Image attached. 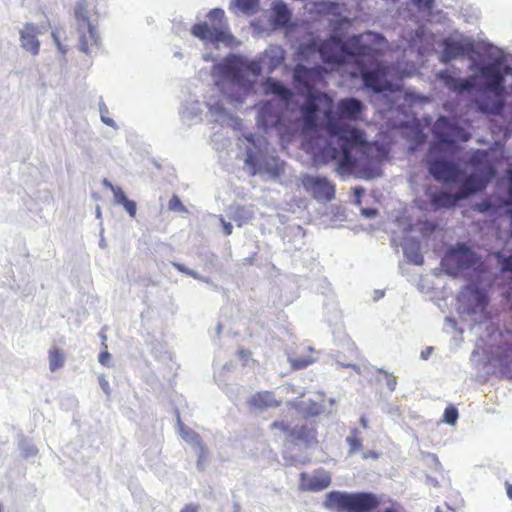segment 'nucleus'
I'll return each mask as SVG.
<instances>
[{
	"label": "nucleus",
	"mask_w": 512,
	"mask_h": 512,
	"mask_svg": "<svg viewBox=\"0 0 512 512\" xmlns=\"http://www.w3.org/2000/svg\"><path fill=\"white\" fill-rule=\"evenodd\" d=\"M364 111L363 102L353 97L340 99L334 109L325 111V129L336 138L337 147H324L322 156L326 161H337V171L342 175L364 172L388 159L386 146L368 142L363 130L341 123L361 120Z\"/></svg>",
	"instance_id": "1"
},
{
	"label": "nucleus",
	"mask_w": 512,
	"mask_h": 512,
	"mask_svg": "<svg viewBox=\"0 0 512 512\" xmlns=\"http://www.w3.org/2000/svg\"><path fill=\"white\" fill-rule=\"evenodd\" d=\"M382 39L381 36L371 32L354 35L345 42L338 37H331L318 47L316 43L300 46L299 54L306 56L318 51L323 62L331 65L355 62L357 58L366 56L375 59L378 56V51L373 44Z\"/></svg>",
	"instance_id": "2"
},
{
	"label": "nucleus",
	"mask_w": 512,
	"mask_h": 512,
	"mask_svg": "<svg viewBox=\"0 0 512 512\" xmlns=\"http://www.w3.org/2000/svg\"><path fill=\"white\" fill-rule=\"evenodd\" d=\"M382 504V497L371 492L331 491L325 497V507L334 512H372Z\"/></svg>",
	"instance_id": "3"
},
{
	"label": "nucleus",
	"mask_w": 512,
	"mask_h": 512,
	"mask_svg": "<svg viewBox=\"0 0 512 512\" xmlns=\"http://www.w3.org/2000/svg\"><path fill=\"white\" fill-rule=\"evenodd\" d=\"M208 22L196 23L191 28L194 37L212 44L224 43L229 45L234 38L228 31L225 12L221 8H214L207 14Z\"/></svg>",
	"instance_id": "4"
},
{
	"label": "nucleus",
	"mask_w": 512,
	"mask_h": 512,
	"mask_svg": "<svg viewBox=\"0 0 512 512\" xmlns=\"http://www.w3.org/2000/svg\"><path fill=\"white\" fill-rule=\"evenodd\" d=\"M376 49L378 56L375 59L366 56L355 60V63L360 67L363 86L375 94L395 92L397 87L387 78V68L378 63L381 52L378 48Z\"/></svg>",
	"instance_id": "5"
},
{
	"label": "nucleus",
	"mask_w": 512,
	"mask_h": 512,
	"mask_svg": "<svg viewBox=\"0 0 512 512\" xmlns=\"http://www.w3.org/2000/svg\"><path fill=\"white\" fill-rule=\"evenodd\" d=\"M75 18L80 33L79 48L87 53L89 49L98 44V34L95 26L90 22L88 12L83 3H79L75 9Z\"/></svg>",
	"instance_id": "6"
},
{
	"label": "nucleus",
	"mask_w": 512,
	"mask_h": 512,
	"mask_svg": "<svg viewBox=\"0 0 512 512\" xmlns=\"http://www.w3.org/2000/svg\"><path fill=\"white\" fill-rule=\"evenodd\" d=\"M475 253L464 243H458L456 246L451 247L442 264L448 270L455 273L456 271L468 269L475 264Z\"/></svg>",
	"instance_id": "7"
},
{
	"label": "nucleus",
	"mask_w": 512,
	"mask_h": 512,
	"mask_svg": "<svg viewBox=\"0 0 512 512\" xmlns=\"http://www.w3.org/2000/svg\"><path fill=\"white\" fill-rule=\"evenodd\" d=\"M304 189L317 201H331L335 196V186L325 177L305 174L301 177Z\"/></svg>",
	"instance_id": "8"
},
{
	"label": "nucleus",
	"mask_w": 512,
	"mask_h": 512,
	"mask_svg": "<svg viewBox=\"0 0 512 512\" xmlns=\"http://www.w3.org/2000/svg\"><path fill=\"white\" fill-rule=\"evenodd\" d=\"M433 134L437 139V143H434L430 147V152L437 149L439 145H451L460 138L462 132L456 124L452 123L448 118L441 116L437 119L433 126Z\"/></svg>",
	"instance_id": "9"
},
{
	"label": "nucleus",
	"mask_w": 512,
	"mask_h": 512,
	"mask_svg": "<svg viewBox=\"0 0 512 512\" xmlns=\"http://www.w3.org/2000/svg\"><path fill=\"white\" fill-rule=\"evenodd\" d=\"M428 171L435 180L444 183H456L462 175L457 164L438 159L428 161Z\"/></svg>",
	"instance_id": "10"
},
{
	"label": "nucleus",
	"mask_w": 512,
	"mask_h": 512,
	"mask_svg": "<svg viewBox=\"0 0 512 512\" xmlns=\"http://www.w3.org/2000/svg\"><path fill=\"white\" fill-rule=\"evenodd\" d=\"M282 427L284 433L286 434V438L288 441L292 443L302 442L306 446H311L317 443L316 439V431L312 427H307L306 425H296L293 428H289L285 426L283 422H274L273 427Z\"/></svg>",
	"instance_id": "11"
},
{
	"label": "nucleus",
	"mask_w": 512,
	"mask_h": 512,
	"mask_svg": "<svg viewBox=\"0 0 512 512\" xmlns=\"http://www.w3.org/2000/svg\"><path fill=\"white\" fill-rule=\"evenodd\" d=\"M331 484V476L323 469L314 471L312 474L302 472L300 474L299 489L301 491L318 492L326 489Z\"/></svg>",
	"instance_id": "12"
},
{
	"label": "nucleus",
	"mask_w": 512,
	"mask_h": 512,
	"mask_svg": "<svg viewBox=\"0 0 512 512\" xmlns=\"http://www.w3.org/2000/svg\"><path fill=\"white\" fill-rule=\"evenodd\" d=\"M493 175L494 171L492 170V168H489L487 177L479 175L477 173H471L469 176L465 178L458 191L460 198L464 199L469 195H472L485 189Z\"/></svg>",
	"instance_id": "13"
},
{
	"label": "nucleus",
	"mask_w": 512,
	"mask_h": 512,
	"mask_svg": "<svg viewBox=\"0 0 512 512\" xmlns=\"http://www.w3.org/2000/svg\"><path fill=\"white\" fill-rule=\"evenodd\" d=\"M437 78L443 82L444 86L450 91L463 93L472 90L476 85V77L470 76L466 79L459 80L455 78L448 70H442L438 73Z\"/></svg>",
	"instance_id": "14"
},
{
	"label": "nucleus",
	"mask_w": 512,
	"mask_h": 512,
	"mask_svg": "<svg viewBox=\"0 0 512 512\" xmlns=\"http://www.w3.org/2000/svg\"><path fill=\"white\" fill-rule=\"evenodd\" d=\"M472 51L473 45L471 43H462L452 39H445L443 41L441 61L443 63H448L459 57L466 56Z\"/></svg>",
	"instance_id": "15"
},
{
	"label": "nucleus",
	"mask_w": 512,
	"mask_h": 512,
	"mask_svg": "<svg viewBox=\"0 0 512 512\" xmlns=\"http://www.w3.org/2000/svg\"><path fill=\"white\" fill-rule=\"evenodd\" d=\"M320 96L326 97L325 94L309 91L306 102L300 108L304 125L309 129H315L317 126V100Z\"/></svg>",
	"instance_id": "16"
},
{
	"label": "nucleus",
	"mask_w": 512,
	"mask_h": 512,
	"mask_svg": "<svg viewBox=\"0 0 512 512\" xmlns=\"http://www.w3.org/2000/svg\"><path fill=\"white\" fill-rule=\"evenodd\" d=\"M177 423H178V427H179L180 436L186 442H188L191 445H194L196 448H198V452H199V455H198V467L200 469H202L203 468V464L206 461L207 455H208V451H207L205 445L203 444L200 436L193 429H191L190 427L185 426L182 423L180 418H178Z\"/></svg>",
	"instance_id": "17"
},
{
	"label": "nucleus",
	"mask_w": 512,
	"mask_h": 512,
	"mask_svg": "<svg viewBox=\"0 0 512 512\" xmlns=\"http://www.w3.org/2000/svg\"><path fill=\"white\" fill-rule=\"evenodd\" d=\"M481 75L486 79V89L501 96L503 93L504 76L496 64H489L480 70Z\"/></svg>",
	"instance_id": "18"
},
{
	"label": "nucleus",
	"mask_w": 512,
	"mask_h": 512,
	"mask_svg": "<svg viewBox=\"0 0 512 512\" xmlns=\"http://www.w3.org/2000/svg\"><path fill=\"white\" fill-rule=\"evenodd\" d=\"M293 77L297 83L303 85L309 92L322 77V70L320 67L307 68L304 65L298 64L294 68Z\"/></svg>",
	"instance_id": "19"
},
{
	"label": "nucleus",
	"mask_w": 512,
	"mask_h": 512,
	"mask_svg": "<svg viewBox=\"0 0 512 512\" xmlns=\"http://www.w3.org/2000/svg\"><path fill=\"white\" fill-rule=\"evenodd\" d=\"M426 195L429 198L430 206L434 211L453 208L456 206L457 202L461 200L458 192L456 194H452L446 191H426Z\"/></svg>",
	"instance_id": "20"
},
{
	"label": "nucleus",
	"mask_w": 512,
	"mask_h": 512,
	"mask_svg": "<svg viewBox=\"0 0 512 512\" xmlns=\"http://www.w3.org/2000/svg\"><path fill=\"white\" fill-rule=\"evenodd\" d=\"M247 405L252 410H266L275 408L280 405L274 392L272 391H258L247 399Z\"/></svg>",
	"instance_id": "21"
},
{
	"label": "nucleus",
	"mask_w": 512,
	"mask_h": 512,
	"mask_svg": "<svg viewBox=\"0 0 512 512\" xmlns=\"http://www.w3.org/2000/svg\"><path fill=\"white\" fill-rule=\"evenodd\" d=\"M257 121L264 128H270L276 127L280 123L281 117L271 102H265L259 108Z\"/></svg>",
	"instance_id": "22"
},
{
	"label": "nucleus",
	"mask_w": 512,
	"mask_h": 512,
	"mask_svg": "<svg viewBox=\"0 0 512 512\" xmlns=\"http://www.w3.org/2000/svg\"><path fill=\"white\" fill-rule=\"evenodd\" d=\"M36 34L37 28L31 23H27L20 33L22 47L33 55L38 54L40 48V43L36 38Z\"/></svg>",
	"instance_id": "23"
},
{
	"label": "nucleus",
	"mask_w": 512,
	"mask_h": 512,
	"mask_svg": "<svg viewBox=\"0 0 512 512\" xmlns=\"http://www.w3.org/2000/svg\"><path fill=\"white\" fill-rule=\"evenodd\" d=\"M263 85H264L266 94H274L285 102H288L292 99V96H293L292 91L289 88H287L286 86H284L278 80H274L272 78H267Z\"/></svg>",
	"instance_id": "24"
},
{
	"label": "nucleus",
	"mask_w": 512,
	"mask_h": 512,
	"mask_svg": "<svg viewBox=\"0 0 512 512\" xmlns=\"http://www.w3.org/2000/svg\"><path fill=\"white\" fill-rule=\"evenodd\" d=\"M291 20V12L283 2H277L273 7L274 24L280 27L288 26Z\"/></svg>",
	"instance_id": "25"
},
{
	"label": "nucleus",
	"mask_w": 512,
	"mask_h": 512,
	"mask_svg": "<svg viewBox=\"0 0 512 512\" xmlns=\"http://www.w3.org/2000/svg\"><path fill=\"white\" fill-rule=\"evenodd\" d=\"M240 65H241V59L236 55H229L227 56L221 67L222 71L228 75L231 76L233 79H238L240 74Z\"/></svg>",
	"instance_id": "26"
},
{
	"label": "nucleus",
	"mask_w": 512,
	"mask_h": 512,
	"mask_svg": "<svg viewBox=\"0 0 512 512\" xmlns=\"http://www.w3.org/2000/svg\"><path fill=\"white\" fill-rule=\"evenodd\" d=\"M49 368L52 372L62 368L65 363L64 353L57 347L49 350Z\"/></svg>",
	"instance_id": "27"
},
{
	"label": "nucleus",
	"mask_w": 512,
	"mask_h": 512,
	"mask_svg": "<svg viewBox=\"0 0 512 512\" xmlns=\"http://www.w3.org/2000/svg\"><path fill=\"white\" fill-rule=\"evenodd\" d=\"M314 362L315 359L312 358L311 356L289 357L290 366L294 370L305 369Z\"/></svg>",
	"instance_id": "28"
},
{
	"label": "nucleus",
	"mask_w": 512,
	"mask_h": 512,
	"mask_svg": "<svg viewBox=\"0 0 512 512\" xmlns=\"http://www.w3.org/2000/svg\"><path fill=\"white\" fill-rule=\"evenodd\" d=\"M233 5L240 11L250 14L255 12L258 0H233Z\"/></svg>",
	"instance_id": "29"
},
{
	"label": "nucleus",
	"mask_w": 512,
	"mask_h": 512,
	"mask_svg": "<svg viewBox=\"0 0 512 512\" xmlns=\"http://www.w3.org/2000/svg\"><path fill=\"white\" fill-rule=\"evenodd\" d=\"M105 185L108 186L112 192H113V195H114V198H115V202L117 204H123L128 198L126 197L124 191L122 190V188L118 187V186H113L111 183L105 181Z\"/></svg>",
	"instance_id": "30"
},
{
	"label": "nucleus",
	"mask_w": 512,
	"mask_h": 512,
	"mask_svg": "<svg viewBox=\"0 0 512 512\" xmlns=\"http://www.w3.org/2000/svg\"><path fill=\"white\" fill-rule=\"evenodd\" d=\"M381 380L385 383L390 391H394L397 385L396 377L386 371H380Z\"/></svg>",
	"instance_id": "31"
},
{
	"label": "nucleus",
	"mask_w": 512,
	"mask_h": 512,
	"mask_svg": "<svg viewBox=\"0 0 512 512\" xmlns=\"http://www.w3.org/2000/svg\"><path fill=\"white\" fill-rule=\"evenodd\" d=\"M168 207L172 211L186 212L185 206L182 204L180 198L177 195H173L169 200Z\"/></svg>",
	"instance_id": "32"
},
{
	"label": "nucleus",
	"mask_w": 512,
	"mask_h": 512,
	"mask_svg": "<svg viewBox=\"0 0 512 512\" xmlns=\"http://www.w3.org/2000/svg\"><path fill=\"white\" fill-rule=\"evenodd\" d=\"M347 442L350 445V453L358 451L362 446L361 439L358 437L356 431H354L353 434L347 438Z\"/></svg>",
	"instance_id": "33"
},
{
	"label": "nucleus",
	"mask_w": 512,
	"mask_h": 512,
	"mask_svg": "<svg viewBox=\"0 0 512 512\" xmlns=\"http://www.w3.org/2000/svg\"><path fill=\"white\" fill-rule=\"evenodd\" d=\"M497 256L499 258V263L501 264V271L512 272V255L504 257L498 254Z\"/></svg>",
	"instance_id": "34"
},
{
	"label": "nucleus",
	"mask_w": 512,
	"mask_h": 512,
	"mask_svg": "<svg viewBox=\"0 0 512 512\" xmlns=\"http://www.w3.org/2000/svg\"><path fill=\"white\" fill-rule=\"evenodd\" d=\"M487 154L483 151L477 150L469 160L472 166H478L486 158Z\"/></svg>",
	"instance_id": "35"
},
{
	"label": "nucleus",
	"mask_w": 512,
	"mask_h": 512,
	"mask_svg": "<svg viewBox=\"0 0 512 512\" xmlns=\"http://www.w3.org/2000/svg\"><path fill=\"white\" fill-rule=\"evenodd\" d=\"M493 208V204L491 203L490 200L486 199V200H483L479 203H476L474 205V210L478 211V212H481V213H485V212H488L490 211L491 209Z\"/></svg>",
	"instance_id": "36"
},
{
	"label": "nucleus",
	"mask_w": 512,
	"mask_h": 512,
	"mask_svg": "<svg viewBox=\"0 0 512 512\" xmlns=\"http://www.w3.org/2000/svg\"><path fill=\"white\" fill-rule=\"evenodd\" d=\"M325 413L322 404H318L317 402H312L311 406L308 409L309 416H321Z\"/></svg>",
	"instance_id": "37"
},
{
	"label": "nucleus",
	"mask_w": 512,
	"mask_h": 512,
	"mask_svg": "<svg viewBox=\"0 0 512 512\" xmlns=\"http://www.w3.org/2000/svg\"><path fill=\"white\" fill-rule=\"evenodd\" d=\"M411 1L418 9L430 10V9H432V7L434 5L435 0H411Z\"/></svg>",
	"instance_id": "38"
},
{
	"label": "nucleus",
	"mask_w": 512,
	"mask_h": 512,
	"mask_svg": "<svg viewBox=\"0 0 512 512\" xmlns=\"http://www.w3.org/2000/svg\"><path fill=\"white\" fill-rule=\"evenodd\" d=\"M173 266H174V267H175L179 272H181V273H184V274H186V275H188V276H191V277H193V278H195V279H198V278H199V277H198V274H197L195 271H193V270H190V269L186 268V267H185L183 264H181V263H173Z\"/></svg>",
	"instance_id": "39"
},
{
	"label": "nucleus",
	"mask_w": 512,
	"mask_h": 512,
	"mask_svg": "<svg viewBox=\"0 0 512 512\" xmlns=\"http://www.w3.org/2000/svg\"><path fill=\"white\" fill-rule=\"evenodd\" d=\"M124 209L129 213L131 217H135L136 215V203L132 200L127 199L123 204H121Z\"/></svg>",
	"instance_id": "40"
},
{
	"label": "nucleus",
	"mask_w": 512,
	"mask_h": 512,
	"mask_svg": "<svg viewBox=\"0 0 512 512\" xmlns=\"http://www.w3.org/2000/svg\"><path fill=\"white\" fill-rule=\"evenodd\" d=\"M503 101L502 100H498L497 103L494 104V107L491 108V109H486L483 105L480 106V109L484 112H489V113H499L500 110L503 108Z\"/></svg>",
	"instance_id": "41"
},
{
	"label": "nucleus",
	"mask_w": 512,
	"mask_h": 512,
	"mask_svg": "<svg viewBox=\"0 0 512 512\" xmlns=\"http://www.w3.org/2000/svg\"><path fill=\"white\" fill-rule=\"evenodd\" d=\"M383 512H405V510L402 505L394 502L391 504V506L385 508Z\"/></svg>",
	"instance_id": "42"
},
{
	"label": "nucleus",
	"mask_w": 512,
	"mask_h": 512,
	"mask_svg": "<svg viewBox=\"0 0 512 512\" xmlns=\"http://www.w3.org/2000/svg\"><path fill=\"white\" fill-rule=\"evenodd\" d=\"M443 416H458V410L455 406L449 405L446 407Z\"/></svg>",
	"instance_id": "43"
},
{
	"label": "nucleus",
	"mask_w": 512,
	"mask_h": 512,
	"mask_svg": "<svg viewBox=\"0 0 512 512\" xmlns=\"http://www.w3.org/2000/svg\"><path fill=\"white\" fill-rule=\"evenodd\" d=\"M221 222H222L224 234L226 236L231 235L232 234V230H233V227H232L231 223L225 222L224 219H222V218H221Z\"/></svg>",
	"instance_id": "44"
},
{
	"label": "nucleus",
	"mask_w": 512,
	"mask_h": 512,
	"mask_svg": "<svg viewBox=\"0 0 512 512\" xmlns=\"http://www.w3.org/2000/svg\"><path fill=\"white\" fill-rule=\"evenodd\" d=\"M110 360V354L105 351V352H102L99 356V362L102 364V365H107L108 362Z\"/></svg>",
	"instance_id": "45"
},
{
	"label": "nucleus",
	"mask_w": 512,
	"mask_h": 512,
	"mask_svg": "<svg viewBox=\"0 0 512 512\" xmlns=\"http://www.w3.org/2000/svg\"><path fill=\"white\" fill-rule=\"evenodd\" d=\"M180 512H198V506L195 504H187Z\"/></svg>",
	"instance_id": "46"
},
{
	"label": "nucleus",
	"mask_w": 512,
	"mask_h": 512,
	"mask_svg": "<svg viewBox=\"0 0 512 512\" xmlns=\"http://www.w3.org/2000/svg\"><path fill=\"white\" fill-rule=\"evenodd\" d=\"M100 385H101L102 389L105 391L106 394H110L109 383H108V381L104 377L100 378Z\"/></svg>",
	"instance_id": "47"
},
{
	"label": "nucleus",
	"mask_w": 512,
	"mask_h": 512,
	"mask_svg": "<svg viewBox=\"0 0 512 512\" xmlns=\"http://www.w3.org/2000/svg\"><path fill=\"white\" fill-rule=\"evenodd\" d=\"M245 163L249 166H255V156L253 153H249L245 159Z\"/></svg>",
	"instance_id": "48"
},
{
	"label": "nucleus",
	"mask_w": 512,
	"mask_h": 512,
	"mask_svg": "<svg viewBox=\"0 0 512 512\" xmlns=\"http://www.w3.org/2000/svg\"><path fill=\"white\" fill-rule=\"evenodd\" d=\"M52 37H53V39H54V41H55V43H56V45H57L58 49H59L62 53H65V49L62 47V45H61V43H60V40H59V38H58V36H57V33H56V32H53V33H52Z\"/></svg>",
	"instance_id": "49"
},
{
	"label": "nucleus",
	"mask_w": 512,
	"mask_h": 512,
	"mask_svg": "<svg viewBox=\"0 0 512 512\" xmlns=\"http://www.w3.org/2000/svg\"><path fill=\"white\" fill-rule=\"evenodd\" d=\"M508 195H509V198L512 200V171L509 172Z\"/></svg>",
	"instance_id": "50"
},
{
	"label": "nucleus",
	"mask_w": 512,
	"mask_h": 512,
	"mask_svg": "<svg viewBox=\"0 0 512 512\" xmlns=\"http://www.w3.org/2000/svg\"><path fill=\"white\" fill-rule=\"evenodd\" d=\"M363 214L368 216V217H372V216H375L377 211L374 210V209H364L363 211Z\"/></svg>",
	"instance_id": "51"
},
{
	"label": "nucleus",
	"mask_w": 512,
	"mask_h": 512,
	"mask_svg": "<svg viewBox=\"0 0 512 512\" xmlns=\"http://www.w3.org/2000/svg\"><path fill=\"white\" fill-rule=\"evenodd\" d=\"M458 418H443L441 423H447L450 425H455Z\"/></svg>",
	"instance_id": "52"
},
{
	"label": "nucleus",
	"mask_w": 512,
	"mask_h": 512,
	"mask_svg": "<svg viewBox=\"0 0 512 512\" xmlns=\"http://www.w3.org/2000/svg\"><path fill=\"white\" fill-rule=\"evenodd\" d=\"M506 493H507V496L512 499V484H507L506 485Z\"/></svg>",
	"instance_id": "53"
},
{
	"label": "nucleus",
	"mask_w": 512,
	"mask_h": 512,
	"mask_svg": "<svg viewBox=\"0 0 512 512\" xmlns=\"http://www.w3.org/2000/svg\"><path fill=\"white\" fill-rule=\"evenodd\" d=\"M369 457H371V458H377V457H378V455H377V453H375V452H371V451H370V452H367V453H365V454H364V458H366V459H367V458H369Z\"/></svg>",
	"instance_id": "54"
},
{
	"label": "nucleus",
	"mask_w": 512,
	"mask_h": 512,
	"mask_svg": "<svg viewBox=\"0 0 512 512\" xmlns=\"http://www.w3.org/2000/svg\"><path fill=\"white\" fill-rule=\"evenodd\" d=\"M317 6L319 7L317 10L319 12H322V11L326 10L327 4L326 3H320V4H317Z\"/></svg>",
	"instance_id": "55"
},
{
	"label": "nucleus",
	"mask_w": 512,
	"mask_h": 512,
	"mask_svg": "<svg viewBox=\"0 0 512 512\" xmlns=\"http://www.w3.org/2000/svg\"><path fill=\"white\" fill-rule=\"evenodd\" d=\"M364 193L363 188H355V194L357 197H360Z\"/></svg>",
	"instance_id": "56"
},
{
	"label": "nucleus",
	"mask_w": 512,
	"mask_h": 512,
	"mask_svg": "<svg viewBox=\"0 0 512 512\" xmlns=\"http://www.w3.org/2000/svg\"><path fill=\"white\" fill-rule=\"evenodd\" d=\"M233 512H241V507H240V505L235 504V505H234Z\"/></svg>",
	"instance_id": "57"
},
{
	"label": "nucleus",
	"mask_w": 512,
	"mask_h": 512,
	"mask_svg": "<svg viewBox=\"0 0 512 512\" xmlns=\"http://www.w3.org/2000/svg\"><path fill=\"white\" fill-rule=\"evenodd\" d=\"M361 424H362L363 427L367 426L366 418H361Z\"/></svg>",
	"instance_id": "58"
},
{
	"label": "nucleus",
	"mask_w": 512,
	"mask_h": 512,
	"mask_svg": "<svg viewBox=\"0 0 512 512\" xmlns=\"http://www.w3.org/2000/svg\"><path fill=\"white\" fill-rule=\"evenodd\" d=\"M103 122H106V124H111V120L106 121V119H103Z\"/></svg>",
	"instance_id": "59"
},
{
	"label": "nucleus",
	"mask_w": 512,
	"mask_h": 512,
	"mask_svg": "<svg viewBox=\"0 0 512 512\" xmlns=\"http://www.w3.org/2000/svg\"><path fill=\"white\" fill-rule=\"evenodd\" d=\"M103 122H106V124H111V120L106 121V119H103Z\"/></svg>",
	"instance_id": "60"
},
{
	"label": "nucleus",
	"mask_w": 512,
	"mask_h": 512,
	"mask_svg": "<svg viewBox=\"0 0 512 512\" xmlns=\"http://www.w3.org/2000/svg\"><path fill=\"white\" fill-rule=\"evenodd\" d=\"M432 349H433L432 347H429V348L427 349V351L431 352V351H432Z\"/></svg>",
	"instance_id": "61"
}]
</instances>
